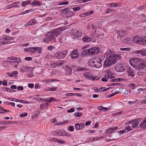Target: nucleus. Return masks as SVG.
Here are the masks:
<instances>
[{
  "mask_svg": "<svg viewBox=\"0 0 146 146\" xmlns=\"http://www.w3.org/2000/svg\"><path fill=\"white\" fill-rule=\"evenodd\" d=\"M131 50V48L130 47H127L125 48H120V50L122 51H130Z\"/></svg>",
  "mask_w": 146,
  "mask_h": 146,
  "instance_id": "obj_45",
  "label": "nucleus"
},
{
  "mask_svg": "<svg viewBox=\"0 0 146 146\" xmlns=\"http://www.w3.org/2000/svg\"><path fill=\"white\" fill-rule=\"evenodd\" d=\"M58 101V100H56L55 98L54 97H50L49 98V102H56Z\"/></svg>",
  "mask_w": 146,
  "mask_h": 146,
  "instance_id": "obj_39",
  "label": "nucleus"
},
{
  "mask_svg": "<svg viewBox=\"0 0 146 146\" xmlns=\"http://www.w3.org/2000/svg\"><path fill=\"white\" fill-rule=\"evenodd\" d=\"M138 100L136 99L135 101H129L128 102V104L130 105H132L133 104H135L138 102Z\"/></svg>",
  "mask_w": 146,
  "mask_h": 146,
  "instance_id": "obj_44",
  "label": "nucleus"
},
{
  "mask_svg": "<svg viewBox=\"0 0 146 146\" xmlns=\"http://www.w3.org/2000/svg\"><path fill=\"white\" fill-rule=\"evenodd\" d=\"M49 140L50 141L57 142V141H58V139L55 138H50L49 139Z\"/></svg>",
  "mask_w": 146,
  "mask_h": 146,
  "instance_id": "obj_59",
  "label": "nucleus"
},
{
  "mask_svg": "<svg viewBox=\"0 0 146 146\" xmlns=\"http://www.w3.org/2000/svg\"><path fill=\"white\" fill-rule=\"evenodd\" d=\"M143 50H137L136 53L139 55H141L142 56H143Z\"/></svg>",
  "mask_w": 146,
  "mask_h": 146,
  "instance_id": "obj_36",
  "label": "nucleus"
},
{
  "mask_svg": "<svg viewBox=\"0 0 146 146\" xmlns=\"http://www.w3.org/2000/svg\"><path fill=\"white\" fill-rule=\"evenodd\" d=\"M37 23V22L35 19H32L28 23V25H33Z\"/></svg>",
  "mask_w": 146,
  "mask_h": 146,
  "instance_id": "obj_23",
  "label": "nucleus"
},
{
  "mask_svg": "<svg viewBox=\"0 0 146 146\" xmlns=\"http://www.w3.org/2000/svg\"><path fill=\"white\" fill-rule=\"evenodd\" d=\"M8 100L10 101H13L14 102H15L17 101V100H18L16 99L12 98H8Z\"/></svg>",
  "mask_w": 146,
  "mask_h": 146,
  "instance_id": "obj_64",
  "label": "nucleus"
},
{
  "mask_svg": "<svg viewBox=\"0 0 146 146\" xmlns=\"http://www.w3.org/2000/svg\"><path fill=\"white\" fill-rule=\"evenodd\" d=\"M113 55L115 56V58L117 59V61L118 59L121 60L122 59L121 55V54H115Z\"/></svg>",
  "mask_w": 146,
  "mask_h": 146,
  "instance_id": "obj_32",
  "label": "nucleus"
},
{
  "mask_svg": "<svg viewBox=\"0 0 146 146\" xmlns=\"http://www.w3.org/2000/svg\"><path fill=\"white\" fill-rule=\"evenodd\" d=\"M74 115L77 117H80L82 116V113L81 112H75L74 113Z\"/></svg>",
  "mask_w": 146,
  "mask_h": 146,
  "instance_id": "obj_42",
  "label": "nucleus"
},
{
  "mask_svg": "<svg viewBox=\"0 0 146 146\" xmlns=\"http://www.w3.org/2000/svg\"><path fill=\"white\" fill-rule=\"evenodd\" d=\"M13 60H18L19 61H21V58H17L15 57H12V59Z\"/></svg>",
  "mask_w": 146,
  "mask_h": 146,
  "instance_id": "obj_57",
  "label": "nucleus"
},
{
  "mask_svg": "<svg viewBox=\"0 0 146 146\" xmlns=\"http://www.w3.org/2000/svg\"><path fill=\"white\" fill-rule=\"evenodd\" d=\"M126 33V31L123 30L118 31L117 32V36H118L117 38L118 37V36L120 37V38H122L127 35Z\"/></svg>",
  "mask_w": 146,
  "mask_h": 146,
  "instance_id": "obj_16",
  "label": "nucleus"
},
{
  "mask_svg": "<svg viewBox=\"0 0 146 146\" xmlns=\"http://www.w3.org/2000/svg\"><path fill=\"white\" fill-rule=\"evenodd\" d=\"M114 11V9H110L109 8H107L106 10V13H109L111 12H113Z\"/></svg>",
  "mask_w": 146,
  "mask_h": 146,
  "instance_id": "obj_41",
  "label": "nucleus"
},
{
  "mask_svg": "<svg viewBox=\"0 0 146 146\" xmlns=\"http://www.w3.org/2000/svg\"><path fill=\"white\" fill-rule=\"evenodd\" d=\"M68 52L67 50L57 52L54 54V57L59 59H64L66 56Z\"/></svg>",
  "mask_w": 146,
  "mask_h": 146,
  "instance_id": "obj_7",
  "label": "nucleus"
},
{
  "mask_svg": "<svg viewBox=\"0 0 146 146\" xmlns=\"http://www.w3.org/2000/svg\"><path fill=\"white\" fill-rule=\"evenodd\" d=\"M49 106L48 104V103H44L41 104L40 106L41 108L43 109V110L45 109L46 108V106H47L48 107Z\"/></svg>",
  "mask_w": 146,
  "mask_h": 146,
  "instance_id": "obj_28",
  "label": "nucleus"
},
{
  "mask_svg": "<svg viewBox=\"0 0 146 146\" xmlns=\"http://www.w3.org/2000/svg\"><path fill=\"white\" fill-rule=\"evenodd\" d=\"M28 115L27 113H24L22 114H21L20 116L21 117H24L27 116Z\"/></svg>",
  "mask_w": 146,
  "mask_h": 146,
  "instance_id": "obj_63",
  "label": "nucleus"
},
{
  "mask_svg": "<svg viewBox=\"0 0 146 146\" xmlns=\"http://www.w3.org/2000/svg\"><path fill=\"white\" fill-rule=\"evenodd\" d=\"M125 130L127 131H130L133 130V128L129 125H127L125 127Z\"/></svg>",
  "mask_w": 146,
  "mask_h": 146,
  "instance_id": "obj_34",
  "label": "nucleus"
},
{
  "mask_svg": "<svg viewBox=\"0 0 146 146\" xmlns=\"http://www.w3.org/2000/svg\"><path fill=\"white\" fill-rule=\"evenodd\" d=\"M129 86L131 87V88L132 89H134L137 87L136 85L134 84H130Z\"/></svg>",
  "mask_w": 146,
  "mask_h": 146,
  "instance_id": "obj_52",
  "label": "nucleus"
},
{
  "mask_svg": "<svg viewBox=\"0 0 146 146\" xmlns=\"http://www.w3.org/2000/svg\"><path fill=\"white\" fill-rule=\"evenodd\" d=\"M120 5H121V4L119 3H111V5L110 6V7H115Z\"/></svg>",
  "mask_w": 146,
  "mask_h": 146,
  "instance_id": "obj_33",
  "label": "nucleus"
},
{
  "mask_svg": "<svg viewBox=\"0 0 146 146\" xmlns=\"http://www.w3.org/2000/svg\"><path fill=\"white\" fill-rule=\"evenodd\" d=\"M134 42L140 45L146 44V36L144 37H141L138 36H136L133 38Z\"/></svg>",
  "mask_w": 146,
  "mask_h": 146,
  "instance_id": "obj_6",
  "label": "nucleus"
},
{
  "mask_svg": "<svg viewBox=\"0 0 146 146\" xmlns=\"http://www.w3.org/2000/svg\"><path fill=\"white\" fill-rule=\"evenodd\" d=\"M85 125L83 123H76L75 124V127L76 130H78L83 129Z\"/></svg>",
  "mask_w": 146,
  "mask_h": 146,
  "instance_id": "obj_15",
  "label": "nucleus"
},
{
  "mask_svg": "<svg viewBox=\"0 0 146 146\" xmlns=\"http://www.w3.org/2000/svg\"><path fill=\"white\" fill-rule=\"evenodd\" d=\"M18 74V72L17 71H15L13 72L11 74V73L9 72L7 73V74L10 77H12L14 76V75H17Z\"/></svg>",
  "mask_w": 146,
  "mask_h": 146,
  "instance_id": "obj_29",
  "label": "nucleus"
},
{
  "mask_svg": "<svg viewBox=\"0 0 146 146\" xmlns=\"http://www.w3.org/2000/svg\"><path fill=\"white\" fill-rule=\"evenodd\" d=\"M138 58H133L129 60V62L131 66L136 67V64L137 63Z\"/></svg>",
  "mask_w": 146,
  "mask_h": 146,
  "instance_id": "obj_13",
  "label": "nucleus"
},
{
  "mask_svg": "<svg viewBox=\"0 0 146 146\" xmlns=\"http://www.w3.org/2000/svg\"><path fill=\"white\" fill-rule=\"evenodd\" d=\"M56 132L57 136L58 135L59 136H62V134L61 133V132L60 131V129H58L56 130Z\"/></svg>",
  "mask_w": 146,
  "mask_h": 146,
  "instance_id": "obj_62",
  "label": "nucleus"
},
{
  "mask_svg": "<svg viewBox=\"0 0 146 146\" xmlns=\"http://www.w3.org/2000/svg\"><path fill=\"white\" fill-rule=\"evenodd\" d=\"M2 83L3 86H7V82L6 80H4L3 82H2Z\"/></svg>",
  "mask_w": 146,
  "mask_h": 146,
  "instance_id": "obj_61",
  "label": "nucleus"
},
{
  "mask_svg": "<svg viewBox=\"0 0 146 146\" xmlns=\"http://www.w3.org/2000/svg\"><path fill=\"white\" fill-rule=\"evenodd\" d=\"M139 127L143 129L146 128V117L143 121L139 124Z\"/></svg>",
  "mask_w": 146,
  "mask_h": 146,
  "instance_id": "obj_19",
  "label": "nucleus"
},
{
  "mask_svg": "<svg viewBox=\"0 0 146 146\" xmlns=\"http://www.w3.org/2000/svg\"><path fill=\"white\" fill-rule=\"evenodd\" d=\"M105 56H103L99 58V61H96L95 58H92L88 62V64L92 67H94L96 68H99L102 66L101 62L103 61L105 58Z\"/></svg>",
  "mask_w": 146,
  "mask_h": 146,
  "instance_id": "obj_3",
  "label": "nucleus"
},
{
  "mask_svg": "<svg viewBox=\"0 0 146 146\" xmlns=\"http://www.w3.org/2000/svg\"><path fill=\"white\" fill-rule=\"evenodd\" d=\"M100 51V48L94 47L82 51L81 54L82 56H94L98 54Z\"/></svg>",
  "mask_w": 146,
  "mask_h": 146,
  "instance_id": "obj_2",
  "label": "nucleus"
},
{
  "mask_svg": "<svg viewBox=\"0 0 146 146\" xmlns=\"http://www.w3.org/2000/svg\"><path fill=\"white\" fill-rule=\"evenodd\" d=\"M125 80V79L121 78H114L111 80L109 82H119Z\"/></svg>",
  "mask_w": 146,
  "mask_h": 146,
  "instance_id": "obj_25",
  "label": "nucleus"
},
{
  "mask_svg": "<svg viewBox=\"0 0 146 146\" xmlns=\"http://www.w3.org/2000/svg\"><path fill=\"white\" fill-rule=\"evenodd\" d=\"M36 48L35 47H31L29 48V51H31L32 53L35 52V50Z\"/></svg>",
  "mask_w": 146,
  "mask_h": 146,
  "instance_id": "obj_53",
  "label": "nucleus"
},
{
  "mask_svg": "<svg viewBox=\"0 0 146 146\" xmlns=\"http://www.w3.org/2000/svg\"><path fill=\"white\" fill-rule=\"evenodd\" d=\"M104 77L105 78H102L101 80L103 82H106L107 81H108L107 79L108 78V77L107 76V75H106Z\"/></svg>",
  "mask_w": 146,
  "mask_h": 146,
  "instance_id": "obj_54",
  "label": "nucleus"
},
{
  "mask_svg": "<svg viewBox=\"0 0 146 146\" xmlns=\"http://www.w3.org/2000/svg\"><path fill=\"white\" fill-rule=\"evenodd\" d=\"M19 3V2H15L11 4V7H18L17 5Z\"/></svg>",
  "mask_w": 146,
  "mask_h": 146,
  "instance_id": "obj_46",
  "label": "nucleus"
},
{
  "mask_svg": "<svg viewBox=\"0 0 146 146\" xmlns=\"http://www.w3.org/2000/svg\"><path fill=\"white\" fill-rule=\"evenodd\" d=\"M82 40L84 42H91L92 40V39L87 36H85L82 38Z\"/></svg>",
  "mask_w": 146,
  "mask_h": 146,
  "instance_id": "obj_20",
  "label": "nucleus"
},
{
  "mask_svg": "<svg viewBox=\"0 0 146 146\" xmlns=\"http://www.w3.org/2000/svg\"><path fill=\"white\" fill-rule=\"evenodd\" d=\"M140 118L132 120L133 121L132 123V126L133 128H135L138 127V124L140 121Z\"/></svg>",
  "mask_w": 146,
  "mask_h": 146,
  "instance_id": "obj_14",
  "label": "nucleus"
},
{
  "mask_svg": "<svg viewBox=\"0 0 146 146\" xmlns=\"http://www.w3.org/2000/svg\"><path fill=\"white\" fill-rule=\"evenodd\" d=\"M70 32L72 35L74 36L72 37L73 38H75V37H80L82 35V31L80 30H78L76 29H71Z\"/></svg>",
  "mask_w": 146,
  "mask_h": 146,
  "instance_id": "obj_9",
  "label": "nucleus"
},
{
  "mask_svg": "<svg viewBox=\"0 0 146 146\" xmlns=\"http://www.w3.org/2000/svg\"><path fill=\"white\" fill-rule=\"evenodd\" d=\"M127 72L128 76L131 78H133L135 76V70L130 67H128L127 68Z\"/></svg>",
  "mask_w": 146,
  "mask_h": 146,
  "instance_id": "obj_11",
  "label": "nucleus"
},
{
  "mask_svg": "<svg viewBox=\"0 0 146 146\" xmlns=\"http://www.w3.org/2000/svg\"><path fill=\"white\" fill-rule=\"evenodd\" d=\"M69 2L68 1H65L59 3L58 5H65L68 4Z\"/></svg>",
  "mask_w": 146,
  "mask_h": 146,
  "instance_id": "obj_50",
  "label": "nucleus"
},
{
  "mask_svg": "<svg viewBox=\"0 0 146 146\" xmlns=\"http://www.w3.org/2000/svg\"><path fill=\"white\" fill-rule=\"evenodd\" d=\"M88 72L85 73L83 74V76L87 79H90L91 77L90 76L88 75Z\"/></svg>",
  "mask_w": 146,
  "mask_h": 146,
  "instance_id": "obj_47",
  "label": "nucleus"
},
{
  "mask_svg": "<svg viewBox=\"0 0 146 146\" xmlns=\"http://www.w3.org/2000/svg\"><path fill=\"white\" fill-rule=\"evenodd\" d=\"M16 102H20L21 103H23L24 104H29V102L27 101L26 100H17V101H16Z\"/></svg>",
  "mask_w": 146,
  "mask_h": 146,
  "instance_id": "obj_35",
  "label": "nucleus"
},
{
  "mask_svg": "<svg viewBox=\"0 0 146 146\" xmlns=\"http://www.w3.org/2000/svg\"><path fill=\"white\" fill-rule=\"evenodd\" d=\"M104 34H101L97 35V37L100 39H102L104 38Z\"/></svg>",
  "mask_w": 146,
  "mask_h": 146,
  "instance_id": "obj_51",
  "label": "nucleus"
},
{
  "mask_svg": "<svg viewBox=\"0 0 146 146\" xmlns=\"http://www.w3.org/2000/svg\"><path fill=\"white\" fill-rule=\"evenodd\" d=\"M41 4V3L37 0H34L31 3V5H32L33 6H34L35 5H36L38 6H40Z\"/></svg>",
  "mask_w": 146,
  "mask_h": 146,
  "instance_id": "obj_24",
  "label": "nucleus"
},
{
  "mask_svg": "<svg viewBox=\"0 0 146 146\" xmlns=\"http://www.w3.org/2000/svg\"><path fill=\"white\" fill-rule=\"evenodd\" d=\"M100 78V77H99L96 76H91L90 80H92L95 81L97 80H98Z\"/></svg>",
  "mask_w": 146,
  "mask_h": 146,
  "instance_id": "obj_31",
  "label": "nucleus"
},
{
  "mask_svg": "<svg viewBox=\"0 0 146 146\" xmlns=\"http://www.w3.org/2000/svg\"><path fill=\"white\" fill-rule=\"evenodd\" d=\"M106 72L107 75V76L108 78L111 79L115 78V76H113V73L111 72L109 70H107Z\"/></svg>",
  "mask_w": 146,
  "mask_h": 146,
  "instance_id": "obj_18",
  "label": "nucleus"
},
{
  "mask_svg": "<svg viewBox=\"0 0 146 146\" xmlns=\"http://www.w3.org/2000/svg\"><path fill=\"white\" fill-rule=\"evenodd\" d=\"M45 38L43 39V41L46 43H48L50 41V38L49 36H47Z\"/></svg>",
  "mask_w": 146,
  "mask_h": 146,
  "instance_id": "obj_38",
  "label": "nucleus"
},
{
  "mask_svg": "<svg viewBox=\"0 0 146 146\" xmlns=\"http://www.w3.org/2000/svg\"><path fill=\"white\" fill-rule=\"evenodd\" d=\"M66 29L65 27L60 28H58L50 31L46 34L45 35L46 36H49L50 40L53 42H56L55 37H57L59 34H60L61 31Z\"/></svg>",
  "mask_w": 146,
  "mask_h": 146,
  "instance_id": "obj_1",
  "label": "nucleus"
},
{
  "mask_svg": "<svg viewBox=\"0 0 146 146\" xmlns=\"http://www.w3.org/2000/svg\"><path fill=\"white\" fill-rule=\"evenodd\" d=\"M59 80L57 79H45L43 80L44 82L49 83L52 82H54L55 81H59Z\"/></svg>",
  "mask_w": 146,
  "mask_h": 146,
  "instance_id": "obj_22",
  "label": "nucleus"
},
{
  "mask_svg": "<svg viewBox=\"0 0 146 146\" xmlns=\"http://www.w3.org/2000/svg\"><path fill=\"white\" fill-rule=\"evenodd\" d=\"M69 123V121H67V120L64 121L63 122H59L56 124H55L56 125H62L65 123Z\"/></svg>",
  "mask_w": 146,
  "mask_h": 146,
  "instance_id": "obj_56",
  "label": "nucleus"
},
{
  "mask_svg": "<svg viewBox=\"0 0 146 146\" xmlns=\"http://www.w3.org/2000/svg\"><path fill=\"white\" fill-rule=\"evenodd\" d=\"M64 68L66 71H67L68 72H69L70 74H71L72 69L70 66H66Z\"/></svg>",
  "mask_w": 146,
  "mask_h": 146,
  "instance_id": "obj_27",
  "label": "nucleus"
},
{
  "mask_svg": "<svg viewBox=\"0 0 146 146\" xmlns=\"http://www.w3.org/2000/svg\"><path fill=\"white\" fill-rule=\"evenodd\" d=\"M137 63L136 64V67L139 70L146 67V62L143 59L138 58Z\"/></svg>",
  "mask_w": 146,
  "mask_h": 146,
  "instance_id": "obj_8",
  "label": "nucleus"
},
{
  "mask_svg": "<svg viewBox=\"0 0 146 146\" xmlns=\"http://www.w3.org/2000/svg\"><path fill=\"white\" fill-rule=\"evenodd\" d=\"M74 127L73 126H72L71 125L69 126L68 128V130L72 132L74 131Z\"/></svg>",
  "mask_w": 146,
  "mask_h": 146,
  "instance_id": "obj_48",
  "label": "nucleus"
},
{
  "mask_svg": "<svg viewBox=\"0 0 146 146\" xmlns=\"http://www.w3.org/2000/svg\"><path fill=\"white\" fill-rule=\"evenodd\" d=\"M125 68L123 64L118 62L116 65L115 69L116 71L118 72H121L125 71Z\"/></svg>",
  "mask_w": 146,
  "mask_h": 146,
  "instance_id": "obj_10",
  "label": "nucleus"
},
{
  "mask_svg": "<svg viewBox=\"0 0 146 146\" xmlns=\"http://www.w3.org/2000/svg\"><path fill=\"white\" fill-rule=\"evenodd\" d=\"M80 9L81 8L80 7H76V6H75V7H74L73 8H72V10H73L75 12L78 10H80Z\"/></svg>",
  "mask_w": 146,
  "mask_h": 146,
  "instance_id": "obj_43",
  "label": "nucleus"
},
{
  "mask_svg": "<svg viewBox=\"0 0 146 146\" xmlns=\"http://www.w3.org/2000/svg\"><path fill=\"white\" fill-rule=\"evenodd\" d=\"M35 48V52L36 51H37V53L38 54H40L42 53V49L41 47H36Z\"/></svg>",
  "mask_w": 146,
  "mask_h": 146,
  "instance_id": "obj_30",
  "label": "nucleus"
},
{
  "mask_svg": "<svg viewBox=\"0 0 146 146\" xmlns=\"http://www.w3.org/2000/svg\"><path fill=\"white\" fill-rule=\"evenodd\" d=\"M57 89V87H55L52 86L51 88H48V89L46 90V91H54L56 90Z\"/></svg>",
  "mask_w": 146,
  "mask_h": 146,
  "instance_id": "obj_37",
  "label": "nucleus"
},
{
  "mask_svg": "<svg viewBox=\"0 0 146 146\" xmlns=\"http://www.w3.org/2000/svg\"><path fill=\"white\" fill-rule=\"evenodd\" d=\"M78 50L76 49L73 50L70 54V56L71 57L72 59H74V58H78L79 55L78 54Z\"/></svg>",
  "mask_w": 146,
  "mask_h": 146,
  "instance_id": "obj_12",
  "label": "nucleus"
},
{
  "mask_svg": "<svg viewBox=\"0 0 146 146\" xmlns=\"http://www.w3.org/2000/svg\"><path fill=\"white\" fill-rule=\"evenodd\" d=\"M62 14H64L66 18H68L75 15V13L72 10V8H66L62 9L60 11Z\"/></svg>",
  "mask_w": 146,
  "mask_h": 146,
  "instance_id": "obj_5",
  "label": "nucleus"
},
{
  "mask_svg": "<svg viewBox=\"0 0 146 146\" xmlns=\"http://www.w3.org/2000/svg\"><path fill=\"white\" fill-rule=\"evenodd\" d=\"M74 68H76V69L75 70H76L78 71H87L89 70V69L85 68L84 67H82L79 66H77L76 65L73 66Z\"/></svg>",
  "mask_w": 146,
  "mask_h": 146,
  "instance_id": "obj_17",
  "label": "nucleus"
},
{
  "mask_svg": "<svg viewBox=\"0 0 146 146\" xmlns=\"http://www.w3.org/2000/svg\"><path fill=\"white\" fill-rule=\"evenodd\" d=\"M103 136L100 137H96L94 138H92V141H96L98 140H99L100 139H101L103 138Z\"/></svg>",
  "mask_w": 146,
  "mask_h": 146,
  "instance_id": "obj_40",
  "label": "nucleus"
},
{
  "mask_svg": "<svg viewBox=\"0 0 146 146\" xmlns=\"http://www.w3.org/2000/svg\"><path fill=\"white\" fill-rule=\"evenodd\" d=\"M131 41V40L130 39L127 37L125 38L123 40V42L126 44H130Z\"/></svg>",
  "mask_w": 146,
  "mask_h": 146,
  "instance_id": "obj_26",
  "label": "nucleus"
},
{
  "mask_svg": "<svg viewBox=\"0 0 146 146\" xmlns=\"http://www.w3.org/2000/svg\"><path fill=\"white\" fill-rule=\"evenodd\" d=\"M75 111V110L74 108H72L68 110L67 111V112L68 113H72L74 111Z\"/></svg>",
  "mask_w": 146,
  "mask_h": 146,
  "instance_id": "obj_55",
  "label": "nucleus"
},
{
  "mask_svg": "<svg viewBox=\"0 0 146 146\" xmlns=\"http://www.w3.org/2000/svg\"><path fill=\"white\" fill-rule=\"evenodd\" d=\"M33 58L31 57H25L24 60L27 61H31L32 59Z\"/></svg>",
  "mask_w": 146,
  "mask_h": 146,
  "instance_id": "obj_60",
  "label": "nucleus"
},
{
  "mask_svg": "<svg viewBox=\"0 0 146 146\" xmlns=\"http://www.w3.org/2000/svg\"><path fill=\"white\" fill-rule=\"evenodd\" d=\"M7 43V41H2L0 39V45L2 46L6 45Z\"/></svg>",
  "mask_w": 146,
  "mask_h": 146,
  "instance_id": "obj_49",
  "label": "nucleus"
},
{
  "mask_svg": "<svg viewBox=\"0 0 146 146\" xmlns=\"http://www.w3.org/2000/svg\"><path fill=\"white\" fill-rule=\"evenodd\" d=\"M117 62V59L115 58L113 54H110L108 58H106L104 61V66H110L111 65L115 64Z\"/></svg>",
  "mask_w": 146,
  "mask_h": 146,
  "instance_id": "obj_4",
  "label": "nucleus"
},
{
  "mask_svg": "<svg viewBox=\"0 0 146 146\" xmlns=\"http://www.w3.org/2000/svg\"><path fill=\"white\" fill-rule=\"evenodd\" d=\"M113 131L112 128H110L107 129L106 133H109Z\"/></svg>",
  "mask_w": 146,
  "mask_h": 146,
  "instance_id": "obj_58",
  "label": "nucleus"
},
{
  "mask_svg": "<svg viewBox=\"0 0 146 146\" xmlns=\"http://www.w3.org/2000/svg\"><path fill=\"white\" fill-rule=\"evenodd\" d=\"M28 67L24 65H22L20 68V70L21 72L24 73L27 71V70H28Z\"/></svg>",
  "mask_w": 146,
  "mask_h": 146,
  "instance_id": "obj_21",
  "label": "nucleus"
}]
</instances>
